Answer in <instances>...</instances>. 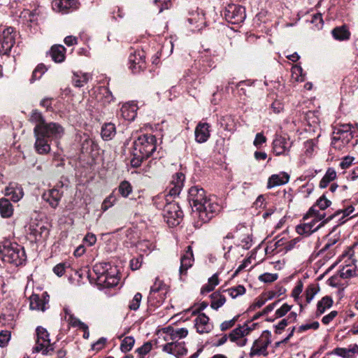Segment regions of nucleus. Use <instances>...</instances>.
Masks as SVG:
<instances>
[{"label":"nucleus","mask_w":358,"mask_h":358,"mask_svg":"<svg viewBox=\"0 0 358 358\" xmlns=\"http://www.w3.org/2000/svg\"><path fill=\"white\" fill-rule=\"evenodd\" d=\"M331 203H315L312 207L310 208L306 214L303 216V219L307 220L312 218L310 222H306L311 228L317 227V224L319 222L327 220V223L334 217H338L341 223H345L348 219H351L358 215L353 213L355 208L352 206H349L343 210H338L333 212L331 208H329Z\"/></svg>","instance_id":"1"},{"label":"nucleus","mask_w":358,"mask_h":358,"mask_svg":"<svg viewBox=\"0 0 358 358\" xmlns=\"http://www.w3.org/2000/svg\"><path fill=\"white\" fill-rule=\"evenodd\" d=\"M157 149V138L152 134H144L138 137L134 142L133 157L131 165L137 168L143 160L148 159Z\"/></svg>","instance_id":"2"},{"label":"nucleus","mask_w":358,"mask_h":358,"mask_svg":"<svg viewBox=\"0 0 358 358\" xmlns=\"http://www.w3.org/2000/svg\"><path fill=\"white\" fill-rule=\"evenodd\" d=\"M358 143V130L350 124H341L334 129L331 145L338 150L354 147Z\"/></svg>","instance_id":"3"},{"label":"nucleus","mask_w":358,"mask_h":358,"mask_svg":"<svg viewBox=\"0 0 358 358\" xmlns=\"http://www.w3.org/2000/svg\"><path fill=\"white\" fill-rule=\"evenodd\" d=\"M26 260L24 248L17 243L6 240L0 245V266L2 264L9 263L15 266L22 264Z\"/></svg>","instance_id":"4"},{"label":"nucleus","mask_w":358,"mask_h":358,"mask_svg":"<svg viewBox=\"0 0 358 358\" xmlns=\"http://www.w3.org/2000/svg\"><path fill=\"white\" fill-rule=\"evenodd\" d=\"M93 271L96 274L98 284L104 287L116 286L120 278L116 266L108 262H100L93 266Z\"/></svg>","instance_id":"5"},{"label":"nucleus","mask_w":358,"mask_h":358,"mask_svg":"<svg viewBox=\"0 0 358 358\" xmlns=\"http://www.w3.org/2000/svg\"><path fill=\"white\" fill-rule=\"evenodd\" d=\"M190 206L192 217L199 220L196 225L198 227L202 223L208 222L221 208L219 203H193Z\"/></svg>","instance_id":"6"},{"label":"nucleus","mask_w":358,"mask_h":358,"mask_svg":"<svg viewBox=\"0 0 358 358\" xmlns=\"http://www.w3.org/2000/svg\"><path fill=\"white\" fill-rule=\"evenodd\" d=\"M36 345L33 348V352H41L43 355H52L55 351V343H51L48 331L38 327L36 329Z\"/></svg>","instance_id":"7"},{"label":"nucleus","mask_w":358,"mask_h":358,"mask_svg":"<svg viewBox=\"0 0 358 358\" xmlns=\"http://www.w3.org/2000/svg\"><path fill=\"white\" fill-rule=\"evenodd\" d=\"M163 217L169 227L178 225L183 218V212L178 203H166L163 208Z\"/></svg>","instance_id":"8"},{"label":"nucleus","mask_w":358,"mask_h":358,"mask_svg":"<svg viewBox=\"0 0 358 358\" xmlns=\"http://www.w3.org/2000/svg\"><path fill=\"white\" fill-rule=\"evenodd\" d=\"M224 16L226 20L231 24H241L246 17L245 8L241 5L229 4L224 9Z\"/></svg>","instance_id":"9"},{"label":"nucleus","mask_w":358,"mask_h":358,"mask_svg":"<svg viewBox=\"0 0 358 358\" xmlns=\"http://www.w3.org/2000/svg\"><path fill=\"white\" fill-rule=\"evenodd\" d=\"M293 141L287 134H275L273 141V151L275 155H289Z\"/></svg>","instance_id":"10"},{"label":"nucleus","mask_w":358,"mask_h":358,"mask_svg":"<svg viewBox=\"0 0 358 358\" xmlns=\"http://www.w3.org/2000/svg\"><path fill=\"white\" fill-rule=\"evenodd\" d=\"M35 129L38 132H41L45 137L50 141H57L64 134V127L57 122H46L43 126L38 127Z\"/></svg>","instance_id":"11"},{"label":"nucleus","mask_w":358,"mask_h":358,"mask_svg":"<svg viewBox=\"0 0 358 358\" xmlns=\"http://www.w3.org/2000/svg\"><path fill=\"white\" fill-rule=\"evenodd\" d=\"M15 42L14 28L5 29L0 36V54L7 55L10 52Z\"/></svg>","instance_id":"12"},{"label":"nucleus","mask_w":358,"mask_h":358,"mask_svg":"<svg viewBox=\"0 0 358 358\" xmlns=\"http://www.w3.org/2000/svg\"><path fill=\"white\" fill-rule=\"evenodd\" d=\"M145 53L143 50H134L129 57V69L136 73L146 68Z\"/></svg>","instance_id":"13"},{"label":"nucleus","mask_w":358,"mask_h":358,"mask_svg":"<svg viewBox=\"0 0 358 358\" xmlns=\"http://www.w3.org/2000/svg\"><path fill=\"white\" fill-rule=\"evenodd\" d=\"M270 343L271 339L268 336V333L266 335H262L253 343L250 349V356L263 355L266 357L268 355L267 348Z\"/></svg>","instance_id":"14"},{"label":"nucleus","mask_w":358,"mask_h":358,"mask_svg":"<svg viewBox=\"0 0 358 358\" xmlns=\"http://www.w3.org/2000/svg\"><path fill=\"white\" fill-rule=\"evenodd\" d=\"M29 234L36 241L45 240L49 235V229L43 221H32L29 227Z\"/></svg>","instance_id":"15"},{"label":"nucleus","mask_w":358,"mask_h":358,"mask_svg":"<svg viewBox=\"0 0 358 358\" xmlns=\"http://www.w3.org/2000/svg\"><path fill=\"white\" fill-rule=\"evenodd\" d=\"M162 351L174 355L176 358H182L187 355V349L183 341H171L162 345Z\"/></svg>","instance_id":"16"},{"label":"nucleus","mask_w":358,"mask_h":358,"mask_svg":"<svg viewBox=\"0 0 358 358\" xmlns=\"http://www.w3.org/2000/svg\"><path fill=\"white\" fill-rule=\"evenodd\" d=\"M49 295L44 292L41 296L32 294L29 297V307L31 310H41L44 312L49 308Z\"/></svg>","instance_id":"17"},{"label":"nucleus","mask_w":358,"mask_h":358,"mask_svg":"<svg viewBox=\"0 0 358 358\" xmlns=\"http://www.w3.org/2000/svg\"><path fill=\"white\" fill-rule=\"evenodd\" d=\"M34 134L35 137L34 148L36 152L39 155H46L50 151L51 141L48 138L45 137L41 132H38L34 129Z\"/></svg>","instance_id":"18"},{"label":"nucleus","mask_w":358,"mask_h":358,"mask_svg":"<svg viewBox=\"0 0 358 358\" xmlns=\"http://www.w3.org/2000/svg\"><path fill=\"white\" fill-rule=\"evenodd\" d=\"M23 195L22 187L17 183L10 182L5 189V196L9 198H1L0 201H20Z\"/></svg>","instance_id":"19"},{"label":"nucleus","mask_w":358,"mask_h":358,"mask_svg":"<svg viewBox=\"0 0 358 358\" xmlns=\"http://www.w3.org/2000/svg\"><path fill=\"white\" fill-rule=\"evenodd\" d=\"M185 179V176L181 172L176 173L173 176V179L171 182V187L169 191V193L166 194V201H169L168 196L176 198V196L179 195L183 187Z\"/></svg>","instance_id":"20"},{"label":"nucleus","mask_w":358,"mask_h":358,"mask_svg":"<svg viewBox=\"0 0 358 358\" xmlns=\"http://www.w3.org/2000/svg\"><path fill=\"white\" fill-rule=\"evenodd\" d=\"M210 124L199 122L194 131L195 141L199 143L206 142L210 136Z\"/></svg>","instance_id":"21"},{"label":"nucleus","mask_w":358,"mask_h":358,"mask_svg":"<svg viewBox=\"0 0 358 358\" xmlns=\"http://www.w3.org/2000/svg\"><path fill=\"white\" fill-rule=\"evenodd\" d=\"M187 22L193 26L192 31H200L206 25V17L203 10L196 11L190 14V17L187 18Z\"/></svg>","instance_id":"22"},{"label":"nucleus","mask_w":358,"mask_h":358,"mask_svg":"<svg viewBox=\"0 0 358 358\" xmlns=\"http://www.w3.org/2000/svg\"><path fill=\"white\" fill-rule=\"evenodd\" d=\"M195 327L199 334L209 333L213 329V325L209 323V317L205 313H200L194 320Z\"/></svg>","instance_id":"23"},{"label":"nucleus","mask_w":358,"mask_h":358,"mask_svg":"<svg viewBox=\"0 0 358 358\" xmlns=\"http://www.w3.org/2000/svg\"><path fill=\"white\" fill-rule=\"evenodd\" d=\"M194 262L193 251L191 246H188L185 254L180 258V274L184 275L192 267Z\"/></svg>","instance_id":"24"},{"label":"nucleus","mask_w":358,"mask_h":358,"mask_svg":"<svg viewBox=\"0 0 358 358\" xmlns=\"http://www.w3.org/2000/svg\"><path fill=\"white\" fill-rule=\"evenodd\" d=\"M53 7L62 13H68L77 8L76 0H55Z\"/></svg>","instance_id":"25"},{"label":"nucleus","mask_w":358,"mask_h":358,"mask_svg":"<svg viewBox=\"0 0 358 358\" xmlns=\"http://www.w3.org/2000/svg\"><path fill=\"white\" fill-rule=\"evenodd\" d=\"M121 116L127 121H133L137 115V106L134 103H127L120 108Z\"/></svg>","instance_id":"26"},{"label":"nucleus","mask_w":358,"mask_h":358,"mask_svg":"<svg viewBox=\"0 0 358 358\" xmlns=\"http://www.w3.org/2000/svg\"><path fill=\"white\" fill-rule=\"evenodd\" d=\"M289 176L285 172H280L278 174H273L269 177L267 183L268 188L280 186L288 182Z\"/></svg>","instance_id":"27"},{"label":"nucleus","mask_w":358,"mask_h":358,"mask_svg":"<svg viewBox=\"0 0 358 358\" xmlns=\"http://www.w3.org/2000/svg\"><path fill=\"white\" fill-rule=\"evenodd\" d=\"M52 60L56 63H61L65 59L66 48L62 45H54L49 51Z\"/></svg>","instance_id":"28"},{"label":"nucleus","mask_w":358,"mask_h":358,"mask_svg":"<svg viewBox=\"0 0 358 358\" xmlns=\"http://www.w3.org/2000/svg\"><path fill=\"white\" fill-rule=\"evenodd\" d=\"M188 201H208L205 190L196 186L192 187L189 190Z\"/></svg>","instance_id":"29"},{"label":"nucleus","mask_w":358,"mask_h":358,"mask_svg":"<svg viewBox=\"0 0 358 358\" xmlns=\"http://www.w3.org/2000/svg\"><path fill=\"white\" fill-rule=\"evenodd\" d=\"M327 223V220H323L320 222L319 224H317V227L311 228V227L309 226L308 224L303 223L300 224L296 227V231L299 235H302L304 236H308L313 233L317 231L320 228L323 227Z\"/></svg>","instance_id":"30"},{"label":"nucleus","mask_w":358,"mask_h":358,"mask_svg":"<svg viewBox=\"0 0 358 358\" xmlns=\"http://www.w3.org/2000/svg\"><path fill=\"white\" fill-rule=\"evenodd\" d=\"M166 333L169 336V339L166 338V341L171 340V341H179V340L185 338L188 334V331L186 328H177L172 327L166 328Z\"/></svg>","instance_id":"31"},{"label":"nucleus","mask_w":358,"mask_h":358,"mask_svg":"<svg viewBox=\"0 0 358 358\" xmlns=\"http://www.w3.org/2000/svg\"><path fill=\"white\" fill-rule=\"evenodd\" d=\"M96 150H98V144L89 136L84 134L81 143L82 152L90 153Z\"/></svg>","instance_id":"32"},{"label":"nucleus","mask_w":358,"mask_h":358,"mask_svg":"<svg viewBox=\"0 0 358 358\" xmlns=\"http://www.w3.org/2000/svg\"><path fill=\"white\" fill-rule=\"evenodd\" d=\"M332 36L337 41H345L350 38V32L346 25L336 27L331 31Z\"/></svg>","instance_id":"33"},{"label":"nucleus","mask_w":358,"mask_h":358,"mask_svg":"<svg viewBox=\"0 0 358 358\" xmlns=\"http://www.w3.org/2000/svg\"><path fill=\"white\" fill-rule=\"evenodd\" d=\"M166 298V294L162 293L150 292L148 296L149 306L154 308L160 306Z\"/></svg>","instance_id":"34"},{"label":"nucleus","mask_w":358,"mask_h":358,"mask_svg":"<svg viewBox=\"0 0 358 358\" xmlns=\"http://www.w3.org/2000/svg\"><path fill=\"white\" fill-rule=\"evenodd\" d=\"M91 76L87 73L76 72L72 77L73 85L76 87H83L90 80Z\"/></svg>","instance_id":"35"},{"label":"nucleus","mask_w":358,"mask_h":358,"mask_svg":"<svg viewBox=\"0 0 358 358\" xmlns=\"http://www.w3.org/2000/svg\"><path fill=\"white\" fill-rule=\"evenodd\" d=\"M116 134V127L113 123H106L101 128V137L105 141L111 140Z\"/></svg>","instance_id":"36"},{"label":"nucleus","mask_w":358,"mask_h":358,"mask_svg":"<svg viewBox=\"0 0 358 358\" xmlns=\"http://www.w3.org/2000/svg\"><path fill=\"white\" fill-rule=\"evenodd\" d=\"M336 178V172L334 168H328L324 176L321 179L319 187L321 189L326 188L331 182L334 181Z\"/></svg>","instance_id":"37"},{"label":"nucleus","mask_w":358,"mask_h":358,"mask_svg":"<svg viewBox=\"0 0 358 358\" xmlns=\"http://www.w3.org/2000/svg\"><path fill=\"white\" fill-rule=\"evenodd\" d=\"M333 304V300L329 296H324L317 304L316 315L318 317L323 314L327 308L331 307Z\"/></svg>","instance_id":"38"},{"label":"nucleus","mask_w":358,"mask_h":358,"mask_svg":"<svg viewBox=\"0 0 358 358\" xmlns=\"http://www.w3.org/2000/svg\"><path fill=\"white\" fill-rule=\"evenodd\" d=\"M210 307L214 310H218L226 302V298L218 292H215L210 295Z\"/></svg>","instance_id":"39"},{"label":"nucleus","mask_w":358,"mask_h":358,"mask_svg":"<svg viewBox=\"0 0 358 358\" xmlns=\"http://www.w3.org/2000/svg\"><path fill=\"white\" fill-rule=\"evenodd\" d=\"M29 121L31 123L35 124V127L34 129H36L38 127H42L46 123L45 120L43 116L42 113L36 109L33 110L31 113Z\"/></svg>","instance_id":"40"},{"label":"nucleus","mask_w":358,"mask_h":358,"mask_svg":"<svg viewBox=\"0 0 358 358\" xmlns=\"http://www.w3.org/2000/svg\"><path fill=\"white\" fill-rule=\"evenodd\" d=\"M169 292L168 286L163 281L156 278L154 284L151 286L150 292L162 293L167 294Z\"/></svg>","instance_id":"41"},{"label":"nucleus","mask_w":358,"mask_h":358,"mask_svg":"<svg viewBox=\"0 0 358 358\" xmlns=\"http://www.w3.org/2000/svg\"><path fill=\"white\" fill-rule=\"evenodd\" d=\"M13 211L14 208L11 203H0V214L2 217H10Z\"/></svg>","instance_id":"42"},{"label":"nucleus","mask_w":358,"mask_h":358,"mask_svg":"<svg viewBox=\"0 0 358 358\" xmlns=\"http://www.w3.org/2000/svg\"><path fill=\"white\" fill-rule=\"evenodd\" d=\"M232 298L236 299L238 296L243 295L245 293V288L243 285H238L236 287H231L224 290Z\"/></svg>","instance_id":"43"},{"label":"nucleus","mask_w":358,"mask_h":358,"mask_svg":"<svg viewBox=\"0 0 358 358\" xmlns=\"http://www.w3.org/2000/svg\"><path fill=\"white\" fill-rule=\"evenodd\" d=\"M64 310H65V313L67 315H69L67 320L73 327H78V329H82L83 328H85V326H87L86 324H85L84 322L80 321L78 318L75 317L73 315L70 314L69 313V310L66 308Z\"/></svg>","instance_id":"44"},{"label":"nucleus","mask_w":358,"mask_h":358,"mask_svg":"<svg viewBox=\"0 0 358 358\" xmlns=\"http://www.w3.org/2000/svg\"><path fill=\"white\" fill-rule=\"evenodd\" d=\"M46 71L47 69L43 64H38L32 72L30 82L34 83L35 80L40 79Z\"/></svg>","instance_id":"45"},{"label":"nucleus","mask_w":358,"mask_h":358,"mask_svg":"<svg viewBox=\"0 0 358 358\" xmlns=\"http://www.w3.org/2000/svg\"><path fill=\"white\" fill-rule=\"evenodd\" d=\"M135 343V340L132 336H127L125 337L120 345V349L123 352H127L130 351Z\"/></svg>","instance_id":"46"},{"label":"nucleus","mask_w":358,"mask_h":358,"mask_svg":"<svg viewBox=\"0 0 358 358\" xmlns=\"http://www.w3.org/2000/svg\"><path fill=\"white\" fill-rule=\"evenodd\" d=\"M292 78L296 82H303L304 78L302 75L303 69L300 66L295 65L292 69Z\"/></svg>","instance_id":"47"},{"label":"nucleus","mask_w":358,"mask_h":358,"mask_svg":"<svg viewBox=\"0 0 358 358\" xmlns=\"http://www.w3.org/2000/svg\"><path fill=\"white\" fill-rule=\"evenodd\" d=\"M118 192L123 196L127 197L131 192V186L127 181H123L120 183Z\"/></svg>","instance_id":"48"},{"label":"nucleus","mask_w":358,"mask_h":358,"mask_svg":"<svg viewBox=\"0 0 358 358\" xmlns=\"http://www.w3.org/2000/svg\"><path fill=\"white\" fill-rule=\"evenodd\" d=\"M142 299V294L139 292L136 293L133 299L130 301L129 308L131 310H136L140 306V303Z\"/></svg>","instance_id":"49"},{"label":"nucleus","mask_w":358,"mask_h":358,"mask_svg":"<svg viewBox=\"0 0 358 358\" xmlns=\"http://www.w3.org/2000/svg\"><path fill=\"white\" fill-rule=\"evenodd\" d=\"M356 274V271L354 268H350L349 265L344 266L340 271V276L342 278H351Z\"/></svg>","instance_id":"50"},{"label":"nucleus","mask_w":358,"mask_h":358,"mask_svg":"<svg viewBox=\"0 0 358 358\" xmlns=\"http://www.w3.org/2000/svg\"><path fill=\"white\" fill-rule=\"evenodd\" d=\"M317 290L314 285H309L306 289V301L309 303L317 294Z\"/></svg>","instance_id":"51"},{"label":"nucleus","mask_w":358,"mask_h":358,"mask_svg":"<svg viewBox=\"0 0 358 358\" xmlns=\"http://www.w3.org/2000/svg\"><path fill=\"white\" fill-rule=\"evenodd\" d=\"M266 302V299L264 297V295L259 296L256 299L255 301L248 308V311H254L257 308H261L262 306L265 304Z\"/></svg>","instance_id":"52"},{"label":"nucleus","mask_w":358,"mask_h":358,"mask_svg":"<svg viewBox=\"0 0 358 358\" xmlns=\"http://www.w3.org/2000/svg\"><path fill=\"white\" fill-rule=\"evenodd\" d=\"M70 264L67 262H62L57 264L53 268V272L57 275V276H62L65 272L66 268H69Z\"/></svg>","instance_id":"53"},{"label":"nucleus","mask_w":358,"mask_h":358,"mask_svg":"<svg viewBox=\"0 0 358 358\" xmlns=\"http://www.w3.org/2000/svg\"><path fill=\"white\" fill-rule=\"evenodd\" d=\"M278 279L277 273H265L259 276V280L264 282H272Z\"/></svg>","instance_id":"54"},{"label":"nucleus","mask_w":358,"mask_h":358,"mask_svg":"<svg viewBox=\"0 0 358 358\" xmlns=\"http://www.w3.org/2000/svg\"><path fill=\"white\" fill-rule=\"evenodd\" d=\"M244 337V333H243L241 329L239 327L234 329L229 336V339L232 342H235Z\"/></svg>","instance_id":"55"},{"label":"nucleus","mask_w":358,"mask_h":358,"mask_svg":"<svg viewBox=\"0 0 358 358\" xmlns=\"http://www.w3.org/2000/svg\"><path fill=\"white\" fill-rule=\"evenodd\" d=\"M310 22L312 24H314L315 26L317 27V29H321L324 24L322 14L318 13L313 15L311 16Z\"/></svg>","instance_id":"56"},{"label":"nucleus","mask_w":358,"mask_h":358,"mask_svg":"<svg viewBox=\"0 0 358 358\" xmlns=\"http://www.w3.org/2000/svg\"><path fill=\"white\" fill-rule=\"evenodd\" d=\"M329 355H336L343 358H350L348 348H336L331 352H329Z\"/></svg>","instance_id":"57"},{"label":"nucleus","mask_w":358,"mask_h":358,"mask_svg":"<svg viewBox=\"0 0 358 358\" xmlns=\"http://www.w3.org/2000/svg\"><path fill=\"white\" fill-rule=\"evenodd\" d=\"M337 241L338 239L336 238H329L327 243H326L324 247L321 249L320 252H324L325 251L330 250V253H333L334 250L331 249V248L337 243Z\"/></svg>","instance_id":"58"},{"label":"nucleus","mask_w":358,"mask_h":358,"mask_svg":"<svg viewBox=\"0 0 358 358\" xmlns=\"http://www.w3.org/2000/svg\"><path fill=\"white\" fill-rule=\"evenodd\" d=\"M292 308V306L284 303L280 308L275 311V317L278 318L285 316Z\"/></svg>","instance_id":"59"},{"label":"nucleus","mask_w":358,"mask_h":358,"mask_svg":"<svg viewBox=\"0 0 358 358\" xmlns=\"http://www.w3.org/2000/svg\"><path fill=\"white\" fill-rule=\"evenodd\" d=\"M10 331H1L0 332V346L4 347L7 345L10 339Z\"/></svg>","instance_id":"60"},{"label":"nucleus","mask_w":358,"mask_h":358,"mask_svg":"<svg viewBox=\"0 0 358 358\" xmlns=\"http://www.w3.org/2000/svg\"><path fill=\"white\" fill-rule=\"evenodd\" d=\"M319 326H320V324L318 322H313L310 324H302L299 327L298 331L299 333H301L303 331H307L310 329L316 330L319 328Z\"/></svg>","instance_id":"61"},{"label":"nucleus","mask_w":358,"mask_h":358,"mask_svg":"<svg viewBox=\"0 0 358 358\" xmlns=\"http://www.w3.org/2000/svg\"><path fill=\"white\" fill-rule=\"evenodd\" d=\"M238 316L237 315L230 320L223 322L220 324V330L224 331H226V330L231 328L232 327H234L236 322L238 320Z\"/></svg>","instance_id":"62"},{"label":"nucleus","mask_w":358,"mask_h":358,"mask_svg":"<svg viewBox=\"0 0 358 358\" xmlns=\"http://www.w3.org/2000/svg\"><path fill=\"white\" fill-rule=\"evenodd\" d=\"M241 246L243 249L248 250L252 246V237L250 234H247L241 238Z\"/></svg>","instance_id":"63"},{"label":"nucleus","mask_w":358,"mask_h":358,"mask_svg":"<svg viewBox=\"0 0 358 358\" xmlns=\"http://www.w3.org/2000/svg\"><path fill=\"white\" fill-rule=\"evenodd\" d=\"M96 241V237L92 233H87L83 238V242L88 246H92Z\"/></svg>","instance_id":"64"}]
</instances>
